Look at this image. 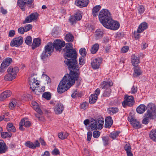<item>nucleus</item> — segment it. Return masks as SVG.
<instances>
[{
  "label": "nucleus",
  "mask_w": 156,
  "mask_h": 156,
  "mask_svg": "<svg viewBox=\"0 0 156 156\" xmlns=\"http://www.w3.org/2000/svg\"><path fill=\"white\" fill-rule=\"evenodd\" d=\"M38 17V14L36 13H33L26 17L23 23H28L36 20Z\"/></svg>",
  "instance_id": "obj_13"
},
{
  "label": "nucleus",
  "mask_w": 156,
  "mask_h": 156,
  "mask_svg": "<svg viewBox=\"0 0 156 156\" xmlns=\"http://www.w3.org/2000/svg\"><path fill=\"white\" fill-rule=\"evenodd\" d=\"M29 83L30 88L33 91H34L39 85L38 81L36 80L35 78L32 77L29 78Z\"/></svg>",
  "instance_id": "obj_12"
},
{
  "label": "nucleus",
  "mask_w": 156,
  "mask_h": 156,
  "mask_svg": "<svg viewBox=\"0 0 156 156\" xmlns=\"http://www.w3.org/2000/svg\"><path fill=\"white\" fill-rule=\"evenodd\" d=\"M43 98L46 99L48 100H49L51 98V95L50 92H45L42 94Z\"/></svg>",
  "instance_id": "obj_44"
},
{
  "label": "nucleus",
  "mask_w": 156,
  "mask_h": 156,
  "mask_svg": "<svg viewBox=\"0 0 156 156\" xmlns=\"http://www.w3.org/2000/svg\"><path fill=\"white\" fill-rule=\"evenodd\" d=\"M147 109V107L144 104H141L136 108L137 112L139 114L143 113Z\"/></svg>",
  "instance_id": "obj_25"
},
{
  "label": "nucleus",
  "mask_w": 156,
  "mask_h": 156,
  "mask_svg": "<svg viewBox=\"0 0 156 156\" xmlns=\"http://www.w3.org/2000/svg\"><path fill=\"white\" fill-rule=\"evenodd\" d=\"M7 147H0V153H5L7 150Z\"/></svg>",
  "instance_id": "obj_57"
},
{
  "label": "nucleus",
  "mask_w": 156,
  "mask_h": 156,
  "mask_svg": "<svg viewBox=\"0 0 156 156\" xmlns=\"http://www.w3.org/2000/svg\"><path fill=\"white\" fill-rule=\"evenodd\" d=\"M101 59L99 58L93 59L91 62L92 68L94 69H98L101 63Z\"/></svg>",
  "instance_id": "obj_14"
},
{
  "label": "nucleus",
  "mask_w": 156,
  "mask_h": 156,
  "mask_svg": "<svg viewBox=\"0 0 156 156\" xmlns=\"http://www.w3.org/2000/svg\"><path fill=\"white\" fill-rule=\"evenodd\" d=\"M129 50V47L127 46H125L122 47L121 49V52L122 53H126Z\"/></svg>",
  "instance_id": "obj_52"
},
{
  "label": "nucleus",
  "mask_w": 156,
  "mask_h": 156,
  "mask_svg": "<svg viewBox=\"0 0 156 156\" xmlns=\"http://www.w3.org/2000/svg\"><path fill=\"white\" fill-rule=\"evenodd\" d=\"M118 111L116 108H110L108 109V113L110 115H113L116 113Z\"/></svg>",
  "instance_id": "obj_34"
},
{
  "label": "nucleus",
  "mask_w": 156,
  "mask_h": 156,
  "mask_svg": "<svg viewBox=\"0 0 156 156\" xmlns=\"http://www.w3.org/2000/svg\"><path fill=\"white\" fill-rule=\"evenodd\" d=\"M131 147H124V149L126 151L127 156H133L131 151Z\"/></svg>",
  "instance_id": "obj_42"
},
{
  "label": "nucleus",
  "mask_w": 156,
  "mask_h": 156,
  "mask_svg": "<svg viewBox=\"0 0 156 156\" xmlns=\"http://www.w3.org/2000/svg\"><path fill=\"white\" fill-rule=\"evenodd\" d=\"M120 133V132L119 131L113 132L111 133L110 137L113 139H114L117 137Z\"/></svg>",
  "instance_id": "obj_43"
},
{
  "label": "nucleus",
  "mask_w": 156,
  "mask_h": 156,
  "mask_svg": "<svg viewBox=\"0 0 156 156\" xmlns=\"http://www.w3.org/2000/svg\"><path fill=\"white\" fill-rule=\"evenodd\" d=\"M18 31L19 33L21 34H24L25 32L24 27H21L19 28L18 29Z\"/></svg>",
  "instance_id": "obj_58"
},
{
  "label": "nucleus",
  "mask_w": 156,
  "mask_h": 156,
  "mask_svg": "<svg viewBox=\"0 0 156 156\" xmlns=\"http://www.w3.org/2000/svg\"><path fill=\"white\" fill-rule=\"evenodd\" d=\"M99 45L98 43H95L93 45L90 50L91 53L94 54L99 49Z\"/></svg>",
  "instance_id": "obj_32"
},
{
  "label": "nucleus",
  "mask_w": 156,
  "mask_h": 156,
  "mask_svg": "<svg viewBox=\"0 0 156 156\" xmlns=\"http://www.w3.org/2000/svg\"><path fill=\"white\" fill-rule=\"evenodd\" d=\"M144 11V6L142 5L139 6L138 9V12L140 14H142Z\"/></svg>",
  "instance_id": "obj_55"
},
{
  "label": "nucleus",
  "mask_w": 156,
  "mask_h": 156,
  "mask_svg": "<svg viewBox=\"0 0 156 156\" xmlns=\"http://www.w3.org/2000/svg\"><path fill=\"white\" fill-rule=\"evenodd\" d=\"M31 125V123L30 121L26 119H22L21 122L19 123V129L21 130H22L23 129V126L26 127H30Z\"/></svg>",
  "instance_id": "obj_16"
},
{
  "label": "nucleus",
  "mask_w": 156,
  "mask_h": 156,
  "mask_svg": "<svg viewBox=\"0 0 156 156\" xmlns=\"http://www.w3.org/2000/svg\"><path fill=\"white\" fill-rule=\"evenodd\" d=\"M134 103L133 97L132 96H125L124 100L122 102V105L123 107H126V106H132Z\"/></svg>",
  "instance_id": "obj_8"
},
{
  "label": "nucleus",
  "mask_w": 156,
  "mask_h": 156,
  "mask_svg": "<svg viewBox=\"0 0 156 156\" xmlns=\"http://www.w3.org/2000/svg\"><path fill=\"white\" fill-rule=\"evenodd\" d=\"M77 21L80 20L82 18V16L79 13H76L74 16Z\"/></svg>",
  "instance_id": "obj_53"
},
{
  "label": "nucleus",
  "mask_w": 156,
  "mask_h": 156,
  "mask_svg": "<svg viewBox=\"0 0 156 156\" xmlns=\"http://www.w3.org/2000/svg\"><path fill=\"white\" fill-rule=\"evenodd\" d=\"M144 116L145 117L142 120V123L143 124L146 125L148 123L149 120L151 119L147 116H145V115Z\"/></svg>",
  "instance_id": "obj_48"
},
{
  "label": "nucleus",
  "mask_w": 156,
  "mask_h": 156,
  "mask_svg": "<svg viewBox=\"0 0 156 156\" xmlns=\"http://www.w3.org/2000/svg\"><path fill=\"white\" fill-rule=\"evenodd\" d=\"M104 34V31L100 29H97L94 34V36L95 39L97 40L101 38Z\"/></svg>",
  "instance_id": "obj_19"
},
{
  "label": "nucleus",
  "mask_w": 156,
  "mask_h": 156,
  "mask_svg": "<svg viewBox=\"0 0 156 156\" xmlns=\"http://www.w3.org/2000/svg\"><path fill=\"white\" fill-rule=\"evenodd\" d=\"M113 124V120L112 118L108 116L106 118L105 121V127L106 128L110 127Z\"/></svg>",
  "instance_id": "obj_24"
},
{
  "label": "nucleus",
  "mask_w": 156,
  "mask_h": 156,
  "mask_svg": "<svg viewBox=\"0 0 156 156\" xmlns=\"http://www.w3.org/2000/svg\"><path fill=\"white\" fill-rule=\"evenodd\" d=\"M23 41V38L21 36L14 38L10 43V45L12 47H19L22 44Z\"/></svg>",
  "instance_id": "obj_10"
},
{
  "label": "nucleus",
  "mask_w": 156,
  "mask_h": 156,
  "mask_svg": "<svg viewBox=\"0 0 156 156\" xmlns=\"http://www.w3.org/2000/svg\"><path fill=\"white\" fill-rule=\"evenodd\" d=\"M6 128L7 130L10 133L14 132L16 131V129L11 123H9L7 125Z\"/></svg>",
  "instance_id": "obj_29"
},
{
  "label": "nucleus",
  "mask_w": 156,
  "mask_h": 156,
  "mask_svg": "<svg viewBox=\"0 0 156 156\" xmlns=\"http://www.w3.org/2000/svg\"><path fill=\"white\" fill-rule=\"evenodd\" d=\"M87 140L88 141H90L91 140V138L92 136V133L90 131H88L87 133Z\"/></svg>",
  "instance_id": "obj_56"
},
{
  "label": "nucleus",
  "mask_w": 156,
  "mask_h": 156,
  "mask_svg": "<svg viewBox=\"0 0 156 156\" xmlns=\"http://www.w3.org/2000/svg\"><path fill=\"white\" fill-rule=\"evenodd\" d=\"M113 83L110 80L104 81L100 84L101 87L103 89L111 88V87L113 85Z\"/></svg>",
  "instance_id": "obj_15"
},
{
  "label": "nucleus",
  "mask_w": 156,
  "mask_h": 156,
  "mask_svg": "<svg viewBox=\"0 0 156 156\" xmlns=\"http://www.w3.org/2000/svg\"><path fill=\"white\" fill-rule=\"evenodd\" d=\"M100 93V90L99 88L97 89L94 92V93L93 94V95H94V96H95L96 95L97 96V97L98 98V96L99 95Z\"/></svg>",
  "instance_id": "obj_62"
},
{
  "label": "nucleus",
  "mask_w": 156,
  "mask_h": 156,
  "mask_svg": "<svg viewBox=\"0 0 156 156\" xmlns=\"http://www.w3.org/2000/svg\"><path fill=\"white\" fill-rule=\"evenodd\" d=\"M16 105V100L15 99H13L9 104V107L11 109H12Z\"/></svg>",
  "instance_id": "obj_46"
},
{
  "label": "nucleus",
  "mask_w": 156,
  "mask_h": 156,
  "mask_svg": "<svg viewBox=\"0 0 156 156\" xmlns=\"http://www.w3.org/2000/svg\"><path fill=\"white\" fill-rule=\"evenodd\" d=\"M65 38L67 41L72 42L73 40L74 37L71 33H69L66 35Z\"/></svg>",
  "instance_id": "obj_36"
},
{
  "label": "nucleus",
  "mask_w": 156,
  "mask_h": 156,
  "mask_svg": "<svg viewBox=\"0 0 156 156\" xmlns=\"http://www.w3.org/2000/svg\"><path fill=\"white\" fill-rule=\"evenodd\" d=\"M69 134L66 132H62L58 134V137L62 140H64L67 138Z\"/></svg>",
  "instance_id": "obj_33"
},
{
  "label": "nucleus",
  "mask_w": 156,
  "mask_h": 156,
  "mask_svg": "<svg viewBox=\"0 0 156 156\" xmlns=\"http://www.w3.org/2000/svg\"><path fill=\"white\" fill-rule=\"evenodd\" d=\"M101 8L100 5H97L94 6L92 9V15L94 16H98V12Z\"/></svg>",
  "instance_id": "obj_31"
},
{
  "label": "nucleus",
  "mask_w": 156,
  "mask_h": 156,
  "mask_svg": "<svg viewBox=\"0 0 156 156\" xmlns=\"http://www.w3.org/2000/svg\"><path fill=\"white\" fill-rule=\"evenodd\" d=\"M52 43L49 42L44 47V50L41 55V59L44 61H46L49 56H50L53 52Z\"/></svg>",
  "instance_id": "obj_4"
},
{
  "label": "nucleus",
  "mask_w": 156,
  "mask_h": 156,
  "mask_svg": "<svg viewBox=\"0 0 156 156\" xmlns=\"http://www.w3.org/2000/svg\"><path fill=\"white\" fill-rule=\"evenodd\" d=\"M15 34V32L14 30H10L9 32V36L10 37H13Z\"/></svg>",
  "instance_id": "obj_63"
},
{
  "label": "nucleus",
  "mask_w": 156,
  "mask_h": 156,
  "mask_svg": "<svg viewBox=\"0 0 156 156\" xmlns=\"http://www.w3.org/2000/svg\"><path fill=\"white\" fill-rule=\"evenodd\" d=\"M32 41V38L30 36L27 37L25 41V42L28 45H30Z\"/></svg>",
  "instance_id": "obj_47"
},
{
  "label": "nucleus",
  "mask_w": 156,
  "mask_h": 156,
  "mask_svg": "<svg viewBox=\"0 0 156 156\" xmlns=\"http://www.w3.org/2000/svg\"><path fill=\"white\" fill-rule=\"evenodd\" d=\"M19 71V69L18 67H9L7 70L8 74L5 76L4 79L6 80L12 81L16 78L17 73Z\"/></svg>",
  "instance_id": "obj_3"
},
{
  "label": "nucleus",
  "mask_w": 156,
  "mask_h": 156,
  "mask_svg": "<svg viewBox=\"0 0 156 156\" xmlns=\"http://www.w3.org/2000/svg\"><path fill=\"white\" fill-rule=\"evenodd\" d=\"M11 136V133L9 132H2L1 133V136L3 138L10 137Z\"/></svg>",
  "instance_id": "obj_39"
},
{
  "label": "nucleus",
  "mask_w": 156,
  "mask_h": 156,
  "mask_svg": "<svg viewBox=\"0 0 156 156\" xmlns=\"http://www.w3.org/2000/svg\"><path fill=\"white\" fill-rule=\"evenodd\" d=\"M89 102L90 104H93L95 103L98 98L96 95L94 96V95L91 94L89 97Z\"/></svg>",
  "instance_id": "obj_38"
},
{
  "label": "nucleus",
  "mask_w": 156,
  "mask_h": 156,
  "mask_svg": "<svg viewBox=\"0 0 156 156\" xmlns=\"http://www.w3.org/2000/svg\"><path fill=\"white\" fill-rule=\"evenodd\" d=\"M145 116H147L151 119L156 118V106L152 103H150L147 106V112Z\"/></svg>",
  "instance_id": "obj_5"
},
{
  "label": "nucleus",
  "mask_w": 156,
  "mask_h": 156,
  "mask_svg": "<svg viewBox=\"0 0 156 156\" xmlns=\"http://www.w3.org/2000/svg\"><path fill=\"white\" fill-rule=\"evenodd\" d=\"M64 109L63 105L61 103L56 104L54 108V110L56 114H60L62 113Z\"/></svg>",
  "instance_id": "obj_17"
},
{
  "label": "nucleus",
  "mask_w": 156,
  "mask_h": 156,
  "mask_svg": "<svg viewBox=\"0 0 156 156\" xmlns=\"http://www.w3.org/2000/svg\"><path fill=\"white\" fill-rule=\"evenodd\" d=\"M17 5L23 11L25 10L26 5L25 2L23 0H18L17 2Z\"/></svg>",
  "instance_id": "obj_26"
},
{
  "label": "nucleus",
  "mask_w": 156,
  "mask_h": 156,
  "mask_svg": "<svg viewBox=\"0 0 156 156\" xmlns=\"http://www.w3.org/2000/svg\"><path fill=\"white\" fill-rule=\"evenodd\" d=\"M80 108L84 110L86 109L87 107L86 103L85 102L83 103L80 105Z\"/></svg>",
  "instance_id": "obj_64"
},
{
  "label": "nucleus",
  "mask_w": 156,
  "mask_h": 156,
  "mask_svg": "<svg viewBox=\"0 0 156 156\" xmlns=\"http://www.w3.org/2000/svg\"><path fill=\"white\" fill-rule=\"evenodd\" d=\"M103 26L107 29L116 30L119 28L120 25L117 21L113 20L111 18Z\"/></svg>",
  "instance_id": "obj_7"
},
{
  "label": "nucleus",
  "mask_w": 156,
  "mask_h": 156,
  "mask_svg": "<svg viewBox=\"0 0 156 156\" xmlns=\"http://www.w3.org/2000/svg\"><path fill=\"white\" fill-rule=\"evenodd\" d=\"M140 68L138 66H135L134 68V73L133 76L136 77L138 76L141 74Z\"/></svg>",
  "instance_id": "obj_27"
},
{
  "label": "nucleus",
  "mask_w": 156,
  "mask_h": 156,
  "mask_svg": "<svg viewBox=\"0 0 156 156\" xmlns=\"http://www.w3.org/2000/svg\"><path fill=\"white\" fill-rule=\"evenodd\" d=\"M131 62L133 66H137L138 63L140 62L139 58L135 56H132Z\"/></svg>",
  "instance_id": "obj_30"
},
{
  "label": "nucleus",
  "mask_w": 156,
  "mask_h": 156,
  "mask_svg": "<svg viewBox=\"0 0 156 156\" xmlns=\"http://www.w3.org/2000/svg\"><path fill=\"white\" fill-rule=\"evenodd\" d=\"M80 53L82 57H84L86 55L87 52L85 48H82L80 50Z\"/></svg>",
  "instance_id": "obj_45"
},
{
  "label": "nucleus",
  "mask_w": 156,
  "mask_h": 156,
  "mask_svg": "<svg viewBox=\"0 0 156 156\" xmlns=\"http://www.w3.org/2000/svg\"><path fill=\"white\" fill-rule=\"evenodd\" d=\"M69 21L71 24L73 25L76 23L77 20L74 16H71L69 19Z\"/></svg>",
  "instance_id": "obj_49"
},
{
  "label": "nucleus",
  "mask_w": 156,
  "mask_h": 156,
  "mask_svg": "<svg viewBox=\"0 0 156 156\" xmlns=\"http://www.w3.org/2000/svg\"><path fill=\"white\" fill-rule=\"evenodd\" d=\"M41 40L39 38H34L33 40V43L32 44V48L34 49L38 47L41 45Z\"/></svg>",
  "instance_id": "obj_21"
},
{
  "label": "nucleus",
  "mask_w": 156,
  "mask_h": 156,
  "mask_svg": "<svg viewBox=\"0 0 156 156\" xmlns=\"http://www.w3.org/2000/svg\"><path fill=\"white\" fill-rule=\"evenodd\" d=\"M65 42L64 41H62L58 39L55 40L53 44L52 43L53 51L54 48H55L56 50H61V48L65 46Z\"/></svg>",
  "instance_id": "obj_11"
},
{
  "label": "nucleus",
  "mask_w": 156,
  "mask_h": 156,
  "mask_svg": "<svg viewBox=\"0 0 156 156\" xmlns=\"http://www.w3.org/2000/svg\"><path fill=\"white\" fill-rule=\"evenodd\" d=\"M32 105L34 109L39 114H41L42 112L37 103L34 101L32 102Z\"/></svg>",
  "instance_id": "obj_23"
},
{
  "label": "nucleus",
  "mask_w": 156,
  "mask_h": 156,
  "mask_svg": "<svg viewBox=\"0 0 156 156\" xmlns=\"http://www.w3.org/2000/svg\"><path fill=\"white\" fill-rule=\"evenodd\" d=\"M11 94V92L9 90H6L2 92L0 95V101H2L6 98L10 97Z\"/></svg>",
  "instance_id": "obj_20"
},
{
  "label": "nucleus",
  "mask_w": 156,
  "mask_h": 156,
  "mask_svg": "<svg viewBox=\"0 0 156 156\" xmlns=\"http://www.w3.org/2000/svg\"><path fill=\"white\" fill-rule=\"evenodd\" d=\"M100 135V133L97 131H95L93 132V137L94 138H98Z\"/></svg>",
  "instance_id": "obj_50"
},
{
  "label": "nucleus",
  "mask_w": 156,
  "mask_h": 156,
  "mask_svg": "<svg viewBox=\"0 0 156 156\" xmlns=\"http://www.w3.org/2000/svg\"><path fill=\"white\" fill-rule=\"evenodd\" d=\"M85 63V61L83 57H81L79 59V63L80 65H83Z\"/></svg>",
  "instance_id": "obj_60"
},
{
  "label": "nucleus",
  "mask_w": 156,
  "mask_h": 156,
  "mask_svg": "<svg viewBox=\"0 0 156 156\" xmlns=\"http://www.w3.org/2000/svg\"><path fill=\"white\" fill-rule=\"evenodd\" d=\"M32 26L31 24H27L24 27L25 32H27L29 30L32 28Z\"/></svg>",
  "instance_id": "obj_54"
},
{
  "label": "nucleus",
  "mask_w": 156,
  "mask_h": 156,
  "mask_svg": "<svg viewBox=\"0 0 156 156\" xmlns=\"http://www.w3.org/2000/svg\"><path fill=\"white\" fill-rule=\"evenodd\" d=\"M149 136L151 140L156 142V133L154 131L150 132Z\"/></svg>",
  "instance_id": "obj_41"
},
{
  "label": "nucleus",
  "mask_w": 156,
  "mask_h": 156,
  "mask_svg": "<svg viewBox=\"0 0 156 156\" xmlns=\"http://www.w3.org/2000/svg\"><path fill=\"white\" fill-rule=\"evenodd\" d=\"M109 41V39L108 37H105L103 38L102 42L105 44H106Z\"/></svg>",
  "instance_id": "obj_61"
},
{
  "label": "nucleus",
  "mask_w": 156,
  "mask_h": 156,
  "mask_svg": "<svg viewBox=\"0 0 156 156\" xmlns=\"http://www.w3.org/2000/svg\"><path fill=\"white\" fill-rule=\"evenodd\" d=\"M98 17L100 21L103 25L112 18L110 12L107 9H103L101 10L98 15Z\"/></svg>",
  "instance_id": "obj_2"
},
{
  "label": "nucleus",
  "mask_w": 156,
  "mask_h": 156,
  "mask_svg": "<svg viewBox=\"0 0 156 156\" xmlns=\"http://www.w3.org/2000/svg\"><path fill=\"white\" fill-rule=\"evenodd\" d=\"M137 87L134 86H133L131 89V93L132 94H135L137 92Z\"/></svg>",
  "instance_id": "obj_59"
},
{
  "label": "nucleus",
  "mask_w": 156,
  "mask_h": 156,
  "mask_svg": "<svg viewBox=\"0 0 156 156\" xmlns=\"http://www.w3.org/2000/svg\"><path fill=\"white\" fill-rule=\"evenodd\" d=\"M89 2V0H76L75 5L79 7H86Z\"/></svg>",
  "instance_id": "obj_18"
},
{
  "label": "nucleus",
  "mask_w": 156,
  "mask_h": 156,
  "mask_svg": "<svg viewBox=\"0 0 156 156\" xmlns=\"http://www.w3.org/2000/svg\"><path fill=\"white\" fill-rule=\"evenodd\" d=\"M51 154L53 155H57L59 154L60 152L58 149L55 148L51 151Z\"/></svg>",
  "instance_id": "obj_51"
},
{
  "label": "nucleus",
  "mask_w": 156,
  "mask_h": 156,
  "mask_svg": "<svg viewBox=\"0 0 156 156\" xmlns=\"http://www.w3.org/2000/svg\"><path fill=\"white\" fill-rule=\"evenodd\" d=\"M147 28V23L145 22H143L139 25L137 29V32L139 33H141Z\"/></svg>",
  "instance_id": "obj_22"
},
{
  "label": "nucleus",
  "mask_w": 156,
  "mask_h": 156,
  "mask_svg": "<svg viewBox=\"0 0 156 156\" xmlns=\"http://www.w3.org/2000/svg\"><path fill=\"white\" fill-rule=\"evenodd\" d=\"M104 123L103 119H99L98 121L93 119L90 123L89 127L92 130L96 129H101L103 126Z\"/></svg>",
  "instance_id": "obj_6"
},
{
  "label": "nucleus",
  "mask_w": 156,
  "mask_h": 156,
  "mask_svg": "<svg viewBox=\"0 0 156 156\" xmlns=\"http://www.w3.org/2000/svg\"><path fill=\"white\" fill-rule=\"evenodd\" d=\"M65 53L64 62L70 70L69 74L66 75L60 82L57 88L58 92L61 94L67 90L78 80L80 73L77 62L76 60L77 54L76 51L73 48V44L67 43L63 50Z\"/></svg>",
  "instance_id": "obj_1"
},
{
  "label": "nucleus",
  "mask_w": 156,
  "mask_h": 156,
  "mask_svg": "<svg viewBox=\"0 0 156 156\" xmlns=\"http://www.w3.org/2000/svg\"><path fill=\"white\" fill-rule=\"evenodd\" d=\"M12 61V59L11 58H8L6 59L5 60H4L2 63V65H4L5 66L7 67L11 63Z\"/></svg>",
  "instance_id": "obj_37"
},
{
  "label": "nucleus",
  "mask_w": 156,
  "mask_h": 156,
  "mask_svg": "<svg viewBox=\"0 0 156 156\" xmlns=\"http://www.w3.org/2000/svg\"><path fill=\"white\" fill-rule=\"evenodd\" d=\"M128 120L133 127L136 129H139L141 127V124L134 116L129 115L128 117Z\"/></svg>",
  "instance_id": "obj_9"
},
{
  "label": "nucleus",
  "mask_w": 156,
  "mask_h": 156,
  "mask_svg": "<svg viewBox=\"0 0 156 156\" xmlns=\"http://www.w3.org/2000/svg\"><path fill=\"white\" fill-rule=\"evenodd\" d=\"M34 0H26V5L28 8L34 7Z\"/></svg>",
  "instance_id": "obj_40"
},
{
  "label": "nucleus",
  "mask_w": 156,
  "mask_h": 156,
  "mask_svg": "<svg viewBox=\"0 0 156 156\" xmlns=\"http://www.w3.org/2000/svg\"><path fill=\"white\" fill-rule=\"evenodd\" d=\"M40 143L38 140H36L34 144L30 141H27L25 143L26 146H40Z\"/></svg>",
  "instance_id": "obj_28"
},
{
  "label": "nucleus",
  "mask_w": 156,
  "mask_h": 156,
  "mask_svg": "<svg viewBox=\"0 0 156 156\" xmlns=\"http://www.w3.org/2000/svg\"><path fill=\"white\" fill-rule=\"evenodd\" d=\"M111 91V88L104 89L102 96L104 97H108L110 96Z\"/></svg>",
  "instance_id": "obj_35"
}]
</instances>
